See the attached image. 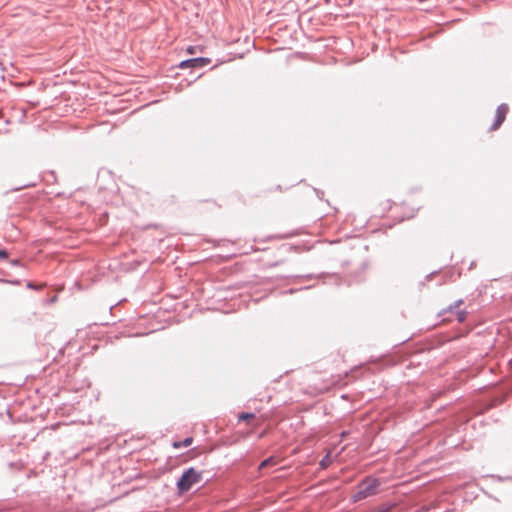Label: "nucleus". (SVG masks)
Wrapping results in <instances>:
<instances>
[{"label": "nucleus", "instance_id": "nucleus-1", "mask_svg": "<svg viewBox=\"0 0 512 512\" xmlns=\"http://www.w3.org/2000/svg\"><path fill=\"white\" fill-rule=\"evenodd\" d=\"M202 480V472L197 471L194 467H190L183 472L179 480L177 481V489L180 494L188 492L193 485L199 483Z\"/></svg>", "mask_w": 512, "mask_h": 512}, {"label": "nucleus", "instance_id": "nucleus-2", "mask_svg": "<svg viewBox=\"0 0 512 512\" xmlns=\"http://www.w3.org/2000/svg\"><path fill=\"white\" fill-rule=\"evenodd\" d=\"M463 303V300L462 299H459L457 301H455L453 304H451L450 306H448L446 309H444L440 315H445L447 312H450V313H455L456 315V318H457V321L459 323H463L466 318H467V315H468V312L466 310H459V306Z\"/></svg>", "mask_w": 512, "mask_h": 512}, {"label": "nucleus", "instance_id": "nucleus-3", "mask_svg": "<svg viewBox=\"0 0 512 512\" xmlns=\"http://www.w3.org/2000/svg\"><path fill=\"white\" fill-rule=\"evenodd\" d=\"M211 63V59L206 57H196L182 61L179 67L184 68H203Z\"/></svg>", "mask_w": 512, "mask_h": 512}, {"label": "nucleus", "instance_id": "nucleus-4", "mask_svg": "<svg viewBox=\"0 0 512 512\" xmlns=\"http://www.w3.org/2000/svg\"><path fill=\"white\" fill-rule=\"evenodd\" d=\"M508 105L507 104H501L498 106L496 110V116L495 121L491 127L492 130H496L500 127V125L504 122L506 115L508 113Z\"/></svg>", "mask_w": 512, "mask_h": 512}, {"label": "nucleus", "instance_id": "nucleus-5", "mask_svg": "<svg viewBox=\"0 0 512 512\" xmlns=\"http://www.w3.org/2000/svg\"><path fill=\"white\" fill-rule=\"evenodd\" d=\"M378 485H379V483L376 480L364 482L360 486V491L358 492V494L360 495V498H365L367 496L374 494L377 490Z\"/></svg>", "mask_w": 512, "mask_h": 512}, {"label": "nucleus", "instance_id": "nucleus-6", "mask_svg": "<svg viewBox=\"0 0 512 512\" xmlns=\"http://www.w3.org/2000/svg\"><path fill=\"white\" fill-rule=\"evenodd\" d=\"M393 508H394V505L385 503V504H382V505L372 509L369 512H392Z\"/></svg>", "mask_w": 512, "mask_h": 512}, {"label": "nucleus", "instance_id": "nucleus-7", "mask_svg": "<svg viewBox=\"0 0 512 512\" xmlns=\"http://www.w3.org/2000/svg\"><path fill=\"white\" fill-rule=\"evenodd\" d=\"M193 442V438L192 437H187L185 438L182 442L180 443H174V447L178 448V447H189Z\"/></svg>", "mask_w": 512, "mask_h": 512}, {"label": "nucleus", "instance_id": "nucleus-8", "mask_svg": "<svg viewBox=\"0 0 512 512\" xmlns=\"http://www.w3.org/2000/svg\"><path fill=\"white\" fill-rule=\"evenodd\" d=\"M273 464H275V460H274V458H273V457H269V458H267V459L263 460V461L260 463V465H259V469H260V470H261V469H264L265 467L270 466V465H273Z\"/></svg>", "mask_w": 512, "mask_h": 512}, {"label": "nucleus", "instance_id": "nucleus-9", "mask_svg": "<svg viewBox=\"0 0 512 512\" xmlns=\"http://www.w3.org/2000/svg\"><path fill=\"white\" fill-rule=\"evenodd\" d=\"M255 417L254 413H241L239 416H238V419L239 421H247V420H250V419H253Z\"/></svg>", "mask_w": 512, "mask_h": 512}, {"label": "nucleus", "instance_id": "nucleus-10", "mask_svg": "<svg viewBox=\"0 0 512 512\" xmlns=\"http://www.w3.org/2000/svg\"><path fill=\"white\" fill-rule=\"evenodd\" d=\"M8 252L5 249H0V259H7Z\"/></svg>", "mask_w": 512, "mask_h": 512}, {"label": "nucleus", "instance_id": "nucleus-11", "mask_svg": "<svg viewBox=\"0 0 512 512\" xmlns=\"http://www.w3.org/2000/svg\"><path fill=\"white\" fill-rule=\"evenodd\" d=\"M327 458H328V455L320 461V466H321L322 468H325V467H326V465H327V464H326V460H327Z\"/></svg>", "mask_w": 512, "mask_h": 512}, {"label": "nucleus", "instance_id": "nucleus-12", "mask_svg": "<svg viewBox=\"0 0 512 512\" xmlns=\"http://www.w3.org/2000/svg\"><path fill=\"white\" fill-rule=\"evenodd\" d=\"M27 287L30 288V289H39L40 286H35L32 282H28L27 283Z\"/></svg>", "mask_w": 512, "mask_h": 512}, {"label": "nucleus", "instance_id": "nucleus-13", "mask_svg": "<svg viewBox=\"0 0 512 512\" xmlns=\"http://www.w3.org/2000/svg\"><path fill=\"white\" fill-rule=\"evenodd\" d=\"M10 263H11V265H13V266H18V265H20V261H19V260H17V259H15V260H11V261H10Z\"/></svg>", "mask_w": 512, "mask_h": 512}, {"label": "nucleus", "instance_id": "nucleus-14", "mask_svg": "<svg viewBox=\"0 0 512 512\" xmlns=\"http://www.w3.org/2000/svg\"><path fill=\"white\" fill-rule=\"evenodd\" d=\"M188 53H194V47L190 46L188 49H187Z\"/></svg>", "mask_w": 512, "mask_h": 512}]
</instances>
